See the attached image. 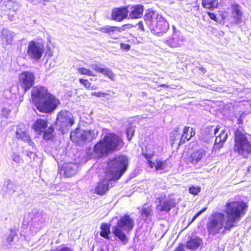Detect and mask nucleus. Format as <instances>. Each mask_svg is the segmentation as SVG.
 Segmentation results:
<instances>
[{
    "label": "nucleus",
    "instance_id": "obj_42",
    "mask_svg": "<svg viewBox=\"0 0 251 251\" xmlns=\"http://www.w3.org/2000/svg\"><path fill=\"white\" fill-rule=\"evenodd\" d=\"M91 68L95 71L96 72L101 73L103 68L101 67V65L97 63H92L90 65Z\"/></svg>",
    "mask_w": 251,
    "mask_h": 251
},
{
    "label": "nucleus",
    "instance_id": "obj_29",
    "mask_svg": "<svg viewBox=\"0 0 251 251\" xmlns=\"http://www.w3.org/2000/svg\"><path fill=\"white\" fill-rule=\"evenodd\" d=\"M97 29L103 33H107L109 35H111L113 33L116 32H118V30H120L119 27L109 25H105L101 27H99Z\"/></svg>",
    "mask_w": 251,
    "mask_h": 251
},
{
    "label": "nucleus",
    "instance_id": "obj_5",
    "mask_svg": "<svg viewBox=\"0 0 251 251\" xmlns=\"http://www.w3.org/2000/svg\"><path fill=\"white\" fill-rule=\"evenodd\" d=\"M134 226V221L128 215L121 217L118 221L117 225L112 227L113 233L124 244L127 242V238L123 231L128 232Z\"/></svg>",
    "mask_w": 251,
    "mask_h": 251
},
{
    "label": "nucleus",
    "instance_id": "obj_23",
    "mask_svg": "<svg viewBox=\"0 0 251 251\" xmlns=\"http://www.w3.org/2000/svg\"><path fill=\"white\" fill-rule=\"evenodd\" d=\"M143 6L141 5H136L131 7L129 15L131 19L141 18L143 15Z\"/></svg>",
    "mask_w": 251,
    "mask_h": 251
},
{
    "label": "nucleus",
    "instance_id": "obj_58",
    "mask_svg": "<svg viewBox=\"0 0 251 251\" xmlns=\"http://www.w3.org/2000/svg\"><path fill=\"white\" fill-rule=\"evenodd\" d=\"M42 216H43V217H44V216H45V217H46V216H47V215H46L45 213H44V214H43L42 215Z\"/></svg>",
    "mask_w": 251,
    "mask_h": 251
},
{
    "label": "nucleus",
    "instance_id": "obj_41",
    "mask_svg": "<svg viewBox=\"0 0 251 251\" xmlns=\"http://www.w3.org/2000/svg\"><path fill=\"white\" fill-rule=\"evenodd\" d=\"M201 191V188L199 186H192L189 189V192L190 194L194 195H197Z\"/></svg>",
    "mask_w": 251,
    "mask_h": 251
},
{
    "label": "nucleus",
    "instance_id": "obj_54",
    "mask_svg": "<svg viewBox=\"0 0 251 251\" xmlns=\"http://www.w3.org/2000/svg\"><path fill=\"white\" fill-rule=\"evenodd\" d=\"M137 25H138V28L142 30V31H144L143 24L142 22H139Z\"/></svg>",
    "mask_w": 251,
    "mask_h": 251
},
{
    "label": "nucleus",
    "instance_id": "obj_45",
    "mask_svg": "<svg viewBox=\"0 0 251 251\" xmlns=\"http://www.w3.org/2000/svg\"><path fill=\"white\" fill-rule=\"evenodd\" d=\"M79 82L83 84L84 86L87 89H90L91 87V83L87 79H84L83 78H80L79 79Z\"/></svg>",
    "mask_w": 251,
    "mask_h": 251
},
{
    "label": "nucleus",
    "instance_id": "obj_25",
    "mask_svg": "<svg viewBox=\"0 0 251 251\" xmlns=\"http://www.w3.org/2000/svg\"><path fill=\"white\" fill-rule=\"evenodd\" d=\"M201 244H202V240L199 237H196L191 238L186 243V247L190 250H195Z\"/></svg>",
    "mask_w": 251,
    "mask_h": 251
},
{
    "label": "nucleus",
    "instance_id": "obj_48",
    "mask_svg": "<svg viewBox=\"0 0 251 251\" xmlns=\"http://www.w3.org/2000/svg\"><path fill=\"white\" fill-rule=\"evenodd\" d=\"M206 209V208H204L202 209L201 210L199 211L192 218L189 224L193 223L201 214L203 212H204Z\"/></svg>",
    "mask_w": 251,
    "mask_h": 251
},
{
    "label": "nucleus",
    "instance_id": "obj_19",
    "mask_svg": "<svg viewBox=\"0 0 251 251\" xmlns=\"http://www.w3.org/2000/svg\"><path fill=\"white\" fill-rule=\"evenodd\" d=\"M174 206H175V202L173 199L170 198H165L159 201V204L156 205V208L161 211L168 212Z\"/></svg>",
    "mask_w": 251,
    "mask_h": 251
},
{
    "label": "nucleus",
    "instance_id": "obj_36",
    "mask_svg": "<svg viewBox=\"0 0 251 251\" xmlns=\"http://www.w3.org/2000/svg\"><path fill=\"white\" fill-rule=\"evenodd\" d=\"M166 166V164L165 161L157 159L156 160V164H154L153 167H155L156 171H162L165 169Z\"/></svg>",
    "mask_w": 251,
    "mask_h": 251
},
{
    "label": "nucleus",
    "instance_id": "obj_53",
    "mask_svg": "<svg viewBox=\"0 0 251 251\" xmlns=\"http://www.w3.org/2000/svg\"><path fill=\"white\" fill-rule=\"evenodd\" d=\"M209 16L212 20H213L214 21L217 20L216 15L215 14H214V13H209Z\"/></svg>",
    "mask_w": 251,
    "mask_h": 251
},
{
    "label": "nucleus",
    "instance_id": "obj_24",
    "mask_svg": "<svg viewBox=\"0 0 251 251\" xmlns=\"http://www.w3.org/2000/svg\"><path fill=\"white\" fill-rule=\"evenodd\" d=\"M1 39L6 44H11L13 41L14 33L6 29H2L1 32Z\"/></svg>",
    "mask_w": 251,
    "mask_h": 251
},
{
    "label": "nucleus",
    "instance_id": "obj_37",
    "mask_svg": "<svg viewBox=\"0 0 251 251\" xmlns=\"http://www.w3.org/2000/svg\"><path fill=\"white\" fill-rule=\"evenodd\" d=\"M45 220L41 221H36V220H35L34 224L32 226H31V229L34 230L35 232H36L41 229L42 227L43 226V224Z\"/></svg>",
    "mask_w": 251,
    "mask_h": 251
},
{
    "label": "nucleus",
    "instance_id": "obj_17",
    "mask_svg": "<svg viewBox=\"0 0 251 251\" xmlns=\"http://www.w3.org/2000/svg\"><path fill=\"white\" fill-rule=\"evenodd\" d=\"M219 130V128L217 127L213 129V134L216 135ZM228 136L227 130L226 129H222L218 135L216 136L215 145L216 148L221 147L223 143L226 140Z\"/></svg>",
    "mask_w": 251,
    "mask_h": 251
},
{
    "label": "nucleus",
    "instance_id": "obj_38",
    "mask_svg": "<svg viewBox=\"0 0 251 251\" xmlns=\"http://www.w3.org/2000/svg\"><path fill=\"white\" fill-rule=\"evenodd\" d=\"M143 156L146 158V159L148 160V163L150 167L151 168H153V166L154 165V163L152 162L151 159L153 155V153L152 152H143Z\"/></svg>",
    "mask_w": 251,
    "mask_h": 251
},
{
    "label": "nucleus",
    "instance_id": "obj_43",
    "mask_svg": "<svg viewBox=\"0 0 251 251\" xmlns=\"http://www.w3.org/2000/svg\"><path fill=\"white\" fill-rule=\"evenodd\" d=\"M135 131L134 128L131 126L128 127L126 129V135L127 138L130 141L134 134Z\"/></svg>",
    "mask_w": 251,
    "mask_h": 251
},
{
    "label": "nucleus",
    "instance_id": "obj_18",
    "mask_svg": "<svg viewBox=\"0 0 251 251\" xmlns=\"http://www.w3.org/2000/svg\"><path fill=\"white\" fill-rule=\"evenodd\" d=\"M77 168V166L74 163H66L63 164L62 168L60 170V173L64 174L66 177H70L75 174Z\"/></svg>",
    "mask_w": 251,
    "mask_h": 251
},
{
    "label": "nucleus",
    "instance_id": "obj_3",
    "mask_svg": "<svg viewBox=\"0 0 251 251\" xmlns=\"http://www.w3.org/2000/svg\"><path fill=\"white\" fill-rule=\"evenodd\" d=\"M124 145L123 140L114 133L106 134L92 150L88 149L87 156L90 158H99L107 154L109 152L120 150Z\"/></svg>",
    "mask_w": 251,
    "mask_h": 251
},
{
    "label": "nucleus",
    "instance_id": "obj_33",
    "mask_svg": "<svg viewBox=\"0 0 251 251\" xmlns=\"http://www.w3.org/2000/svg\"><path fill=\"white\" fill-rule=\"evenodd\" d=\"M16 235L17 234L16 231L14 230L11 229L10 233L6 237V241L3 242V245L7 247L10 245L13 241L14 237L16 236Z\"/></svg>",
    "mask_w": 251,
    "mask_h": 251
},
{
    "label": "nucleus",
    "instance_id": "obj_44",
    "mask_svg": "<svg viewBox=\"0 0 251 251\" xmlns=\"http://www.w3.org/2000/svg\"><path fill=\"white\" fill-rule=\"evenodd\" d=\"M7 183V191L9 193L12 194L15 191V187L11 181H8Z\"/></svg>",
    "mask_w": 251,
    "mask_h": 251
},
{
    "label": "nucleus",
    "instance_id": "obj_56",
    "mask_svg": "<svg viewBox=\"0 0 251 251\" xmlns=\"http://www.w3.org/2000/svg\"><path fill=\"white\" fill-rule=\"evenodd\" d=\"M160 86L161 87H167V88L169 87L168 85H167L164 84L160 85Z\"/></svg>",
    "mask_w": 251,
    "mask_h": 251
},
{
    "label": "nucleus",
    "instance_id": "obj_31",
    "mask_svg": "<svg viewBox=\"0 0 251 251\" xmlns=\"http://www.w3.org/2000/svg\"><path fill=\"white\" fill-rule=\"evenodd\" d=\"M202 4L203 6L207 9H210L216 7L218 4V0H202Z\"/></svg>",
    "mask_w": 251,
    "mask_h": 251
},
{
    "label": "nucleus",
    "instance_id": "obj_27",
    "mask_svg": "<svg viewBox=\"0 0 251 251\" xmlns=\"http://www.w3.org/2000/svg\"><path fill=\"white\" fill-rule=\"evenodd\" d=\"M158 17L154 11L149 12L145 16V20L147 24L153 26L156 21V18Z\"/></svg>",
    "mask_w": 251,
    "mask_h": 251
},
{
    "label": "nucleus",
    "instance_id": "obj_13",
    "mask_svg": "<svg viewBox=\"0 0 251 251\" xmlns=\"http://www.w3.org/2000/svg\"><path fill=\"white\" fill-rule=\"evenodd\" d=\"M184 40V36L179 31H176L165 43L172 48H177L180 47Z\"/></svg>",
    "mask_w": 251,
    "mask_h": 251
},
{
    "label": "nucleus",
    "instance_id": "obj_4",
    "mask_svg": "<svg viewBox=\"0 0 251 251\" xmlns=\"http://www.w3.org/2000/svg\"><path fill=\"white\" fill-rule=\"evenodd\" d=\"M233 151L243 158L247 159L251 156V142L248 140L244 133L238 129L235 132Z\"/></svg>",
    "mask_w": 251,
    "mask_h": 251
},
{
    "label": "nucleus",
    "instance_id": "obj_22",
    "mask_svg": "<svg viewBox=\"0 0 251 251\" xmlns=\"http://www.w3.org/2000/svg\"><path fill=\"white\" fill-rule=\"evenodd\" d=\"M47 126L48 122L47 120L39 119L35 121L33 126V128L39 134H41L46 129Z\"/></svg>",
    "mask_w": 251,
    "mask_h": 251
},
{
    "label": "nucleus",
    "instance_id": "obj_14",
    "mask_svg": "<svg viewBox=\"0 0 251 251\" xmlns=\"http://www.w3.org/2000/svg\"><path fill=\"white\" fill-rule=\"evenodd\" d=\"M152 26V30L156 34L166 32L169 28V25L166 20L161 17H157Z\"/></svg>",
    "mask_w": 251,
    "mask_h": 251
},
{
    "label": "nucleus",
    "instance_id": "obj_39",
    "mask_svg": "<svg viewBox=\"0 0 251 251\" xmlns=\"http://www.w3.org/2000/svg\"><path fill=\"white\" fill-rule=\"evenodd\" d=\"M13 164L16 166L20 165L22 162L23 160L20 156L17 153H13L12 156Z\"/></svg>",
    "mask_w": 251,
    "mask_h": 251
},
{
    "label": "nucleus",
    "instance_id": "obj_16",
    "mask_svg": "<svg viewBox=\"0 0 251 251\" xmlns=\"http://www.w3.org/2000/svg\"><path fill=\"white\" fill-rule=\"evenodd\" d=\"M241 8V6L235 2L231 4V17L235 24H239L242 21Z\"/></svg>",
    "mask_w": 251,
    "mask_h": 251
},
{
    "label": "nucleus",
    "instance_id": "obj_6",
    "mask_svg": "<svg viewBox=\"0 0 251 251\" xmlns=\"http://www.w3.org/2000/svg\"><path fill=\"white\" fill-rule=\"evenodd\" d=\"M44 52V45L34 40L30 41L27 47L26 55L28 58L34 61H39Z\"/></svg>",
    "mask_w": 251,
    "mask_h": 251
},
{
    "label": "nucleus",
    "instance_id": "obj_34",
    "mask_svg": "<svg viewBox=\"0 0 251 251\" xmlns=\"http://www.w3.org/2000/svg\"><path fill=\"white\" fill-rule=\"evenodd\" d=\"M101 74L107 76L111 80H114L115 78V75L108 68H103Z\"/></svg>",
    "mask_w": 251,
    "mask_h": 251
},
{
    "label": "nucleus",
    "instance_id": "obj_11",
    "mask_svg": "<svg viewBox=\"0 0 251 251\" xmlns=\"http://www.w3.org/2000/svg\"><path fill=\"white\" fill-rule=\"evenodd\" d=\"M208 156L207 151L203 148H200L191 152L189 160L193 164L196 165L204 162Z\"/></svg>",
    "mask_w": 251,
    "mask_h": 251
},
{
    "label": "nucleus",
    "instance_id": "obj_20",
    "mask_svg": "<svg viewBox=\"0 0 251 251\" xmlns=\"http://www.w3.org/2000/svg\"><path fill=\"white\" fill-rule=\"evenodd\" d=\"M128 10L126 7L113 10L112 12V19L113 20L120 22L127 16Z\"/></svg>",
    "mask_w": 251,
    "mask_h": 251
},
{
    "label": "nucleus",
    "instance_id": "obj_26",
    "mask_svg": "<svg viewBox=\"0 0 251 251\" xmlns=\"http://www.w3.org/2000/svg\"><path fill=\"white\" fill-rule=\"evenodd\" d=\"M184 143L189 141L191 137L195 134V131L193 128L188 126H185L182 133Z\"/></svg>",
    "mask_w": 251,
    "mask_h": 251
},
{
    "label": "nucleus",
    "instance_id": "obj_2",
    "mask_svg": "<svg viewBox=\"0 0 251 251\" xmlns=\"http://www.w3.org/2000/svg\"><path fill=\"white\" fill-rule=\"evenodd\" d=\"M128 159L124 155L119 156L107 163L104 177L100 182L95 188V192L102 195L109 189V182L119 179L126 171Z\"/></svg>",
    "mask_w": 251,
    "mask_h": 251
},
{
    "label": "nucleus",
    "instance_id": "obj_9",
    "mask_svg": "<svg viewBox=\"0 0 251 251\" xmlns=\"http://www.w3.org/2000/svg\"><path fill=\"white\" fill-rule=\"evenodd\" d=\"M35 81L34 74L30 71H24L18 76V84L25 93L34 84Z\"/></svg>",
    "mask_w": 251,
    "mask_h": 251
},
{
    "label": "nucleus",
    "instance_id": "obj_32",
    "mask_svg": "<svg viewBox=\"0 0 251 251\" xmlns=\"http://www.w3.org/2000/svg\"><path fill=\"white\" fill-rule=\"evenodd\" d=\"M54 128L52 126H49L44 132L43 138L46 140H50L53 137Z\"/></svg>",
    "mask_w": 251,
    "mask_h": 251
},
{
    "label": "nucleus",
    "instance_id": "obj_40",
    "mask_svg": "<svg viewBox=\"0 0 251 251\" xmlns=\"http://www.w3.org/2000/svg\"><path fill=\"white\" fill-rule=\"evenodd\" d=\"M5 6L7 9L9 10H12L11 12H15L17 8L14 9V7L15 5H17V3L12 0H7L4 2Z\"/></svg>",
    "mask_w": 251,
    "mask_h": 251
},
{
    "label": "nucleus",
    "instance_id": "obj_12",
    "mask_svg": "<svg viewBox=\"0 0 251 251\" xmlns=\"http://www.w3.org/2000/svg\"><path fill=\"white\" fill-rule=\"evenodd\" d=\"M50 93L47 89L42 86H37L33 88L31 91V99L34 105L44 100Z\"/></svg>",
    "mask_w": 251,
    "mask_h": 251
},
{
    "label": "nucleus",
    "instance_id": "obj_15",
    "mask_svg": "<svg viewBox=\"0 0 251 251\" xmlns=\"http://www.w3.org/2000/svg\"><path fill=\"white\" fill-rule=\"evenodd\" d=\"M16 136L17 139L27 143L30 146H32L34 145V143L31 140L24 125H20L18 126L16 132Z\"/></svg>",
    "mask_w": 251,
    "mask_h": 251
},
{
    "label": "nucleus",
    "instance_id": "obj_7",
    "mask_svg": "<svg viewBox=\"0 0 251 251\" xmlns=\"http://www.w3.org/2000/svg\"><path fill=\"white\" fill-rule=\"evenodd\" d=\"M59 103V100L50 94L42 101L35 104V106L40 112L50 113L56 109Z\"/></svg>",
    "mask_w": 251,
    "mask_h": 251
},
{
    "label": "nucleus",
    "instance_id": "obj_8",
    "mask_svg": "<svg viewBox=\"0 0 251 251\" xmlns=\"http://www.w3.org/2000/svg\"><path fill=\"white\" fill-rule=\"evenodd\" d=\"M74 123L73 116L69 111L61 110L57 114L55 124L59 130H61L63 133Z\"/></svg>",
    "mask_w": 251,
    "mask_h": 251
},
{
    "label": "nucleus",
    "instance_id": "obj_49",
    "mask_svg": "<svg viewBox=\"0 0 251 251\" xmlns=\"http://www.w3.org/2000/svg\"><path fill=\"white\" fill-rule=\"evenodd\" d=\"M92 95H94L98 97H103L104 95H105V93L101 92H94L91 93Z\"/></svg>",
    "mask_w": 251,
    "mask_h": 251
},
{
    "label": "nucleus",
    "instance_id": "obj_59",
    "mask_svg": "<svg viewBox=\"0 0 251 251\" xmlns=\"http://www.w3.org/2000/svg\"><path fill=\"white\" fill-rule=\"evenodd\" d=\"M94 89V87H93L91 88V89Z\"/></svg>",
    "mask_w": 251,
    "mask_h": 251
},
{
    "label": "nucleus",
    "instance_id": "obj_50",
    "mask_svg": "<svg viewBox=\"0 0 251 251\" xmlns=\"http://www.w3.org/2000/svg\"><path fill=\"white\" fill-rule=\"evenodd\" d=\"M26 154L27 156H28L30 159H34L36 154L32 151H26Z\"/></svg>",
    "mask_w": 251,
    "mask_h": 251
},
{
    "label": "nucleus",
    "instance_id": "obj_55",
    "mask_svg": "<svg viewBox=\"0 0 251 251\" xmlns=\"http://www.w3.org/2000/svg\"><path fill=\"white\" fill-rule=\"evenodd\" d=\"M201 71L202 72V73H205L206 72V70L204 68H201Z\"/></svg>",
    "mask_w": 251,
    "mask_h": 251
},
{
    "label": "nucleus",
    "instance_id": "obj_35",
    "mask_svg": "<svg viewBox=\"0 0 251 251\" xmlns=\"http://www.w3.org/2000/svg\"><path fill=\"white\" fill-rule=\"evenodd\" d=\"M77 70L78 73L82 75H86L91 76H95L96 75L92 71L83 67L77 68Z\"/></svg>",
    "mask_w": 251,
    "mask_h": 251
},
{
    "label": "nucleus",
    "instance_id": "obj_47",
    "mask_svg": "<svg viewBox=\"0 0 251 251\" xmlns=\"http://www.w3.org/2000/svg\"><path fill=\"white\" fill-rule=\"evenodd\" d=\"M11 110L8 109L3 108L1 111V116L5 118H7L10 114Z\"/></svg>",
    "mask_w": 251,
    "mask_h": 251
},
{
    "label": "nucleus",
    "instance_id": "obj_28",
    "mask_svg": "<svg viewBox=\"0 0 251 251\" xmlns=\"http://www.w3.org/2000/svg\"><path fill=\"white\" fill-rule=\"evenodd\" d=\"M152 214V209L151 207L148 205H145L142 207L141 211L142 218L144 220L151 217Z\"/></svg>",
    "mask_w": 251,
    "mask_h": 251
},
{
    "label": "nucleus",
    "instance_id": "obj_21",
    "mask_svg": "<svg viewBox=\"0 0 251 251\" xmlns=\"http://www.w3.org/2000/svg\"><path fill=\"white\" fill-rule=\"evenodd\" d=\"M170 138L172 146L177 141H178L179 146L184 144L182 134L179 127H176L171 132Z\"/></svg>",
    "mask_w": 251,
    "mask_h": 251
},
{
    "label": "nucleus",
    "instance_id": "obj_57",
    "mask_svg": "<svg viewBox=\"0 0 251 251\" xmlns=\"http://www.w3.org/2000/svg\"><path fill=\"white\" fill-rule=\"evenodd\" d=\"M63 250V249H61V250H60L59 249H56L55 250H51V251H62Z\"/></svg>",
    "mask_w": 251,
    "mask_h": 251
},
{
    "label": "nucleus",
    "instance_id": "obj_30",
    "mask_svg": "<svg viewBox=\"0 0 251 251\" xmlns=\"http://www.w3.org/2000/svg\"><path fill=\"white\" fill-rule=\"evenodd\" d=\"M100 228L101 229L100 235L105 239H109V234L110 233V226L107 224L102 223Z\"/></svg>",
    "mask_w": 251,
    "mask_h": 251
},
{
    "label": "nucleus",
    "instance_id": "obj_46",
    "mask_svg": "<svg viewBox=\"0 0 251 251\" xmlns=\"http://www.w3.org/2000/svg\"><path fill=\"white\" fill-rule=\"evenodd\" d=\"M133 27V25L131 24H126L123 25L122 27H119L118 32H122V31L127 29H130Z\"/></svg>",
    "mask_w": 251,
    "mask_h": 251
},
{
    "label": "nucleus",
    "instance_id": "obj_10",
    "mask_svg": "<svg viewBox=\"0 0 251 251\" xmlns=\"http://www.w3.org/2000/svg\"><path fill=\"white\" fill-rule=\"evenodd\" d=\"M98 134V131L96 130H81L76 129L74 132H72L70 135L71 138L75 136L78 140L82 141H91L95 138Z\"/></svg>",
    "mask_w": 251,
    "mask_h": 251
},
{
    "label": "nucleus",
    "instance_id": "obj_1",
    "mask_svg": "<svg viewBox=\"0 0 251 251\" xmlns=\"http://www.w3.org/2000/svg\"><path fill=\"white\" fill-rule=\"evenodd\" d=\"M247 204L242 201H234L227 202L226 205L225 213L226 220L223 213L216 212L212 215L207 223V230L209 235H216L226 231L230 230L235 226L246 214Z\"/></svg>",
    "mask_w": 251,
    "mask_h": 251
},
{
    "label": "nucleus",
    "instance_id": "obj_51",
    "mask_svg": "<svg viewBox=\"0 0 251 251\" xmlns=\"http://www.w3.org/2000/svg\"><path fill=\"white\" fill-rule=\"evenodd\" d=\"M174 251H185L183 246L181 244L177 248H176Z\"/></svg>",
    "mask_w": 251,
    "mask_h": 251
},
{
    "label": "nucleus",
    "instance_id": "obj_52",
    "mask_svg": "<svg viewBox=\"0 0 251 251\" xmlns=\"http://www.w3.org/2000/svg\"><path fill=\"white\" fill-rule=\"evenodd\" d=\"M121 48L124 50H129L130 49V46L127 45V44H121Z\"/></svg>",
    "mask_w": 251,
    "mask_h": 251
}]
</instances>
